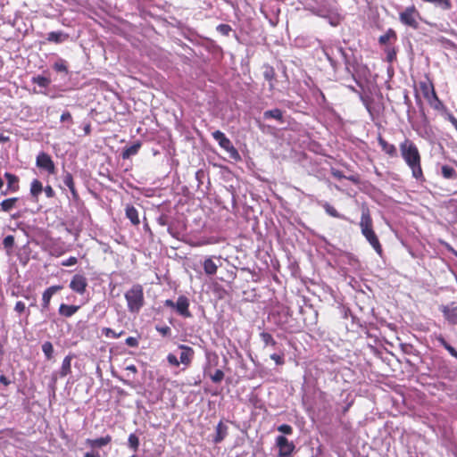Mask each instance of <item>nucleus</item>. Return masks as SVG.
Here are the masks:
<instances>
[{
    "instance_id": "23",
    "label": "nucleus",
    "mask_w": 457,
    "mask_h": 457,
    "mask_svg": "<svg viewBox=\"0 0 457 457\" xmlns=\"http://www.w3.org/2000/svg\"><path fill=\"white\" fill-rule=\"evenodd\" d=\"M142 144L140 141L135 142L132 145L126 147L123 149L121 153L122 159L126 160L130 158L132 155H135L138 153L139 149L141 148Z\"/></svg>"
},
{
    "instance_id": "21",
    "label": "nucleus",
    "mask_w": 457,
    "mask_h": 457,
    "mask_svg": "<svg viewBox=\"0 0 457 457\" xmlns=\"http://www.w3.org/2000/svg\"><path fill=\"white\" fill-rule=\"evenodd\" d=\"M228 435V427L222 422L220 421L216 426V435L213 438V442L215 444H219L225 439Z\"/></svg>"
},
{
    "instance_id": "22",
    "label": "nucleus",
    "mask_w": 457,
    "mask_h": 457,
    "mask_svg": "<svg viewBox=\"0 0 457 457\" xmlns=\"http://www.w3.org/2000/svg\"><path fill=\"white\" fill-rule=\"evenodd\" d=\"M43 191V184L40 180L35 179L30 183L29 193L32 198L37 202L38 200L39 195Z\"/></svg>"
},
{
    "instance_id": "3",
    "label": "nucleus",
    "mask_w": 457,
    "mask_h": 457,
    "mask_svg": "<svg viewBox=\"0 0 457 457\" xmlns=\"http://www.w3.org/2000/svg\"><path fill=\"white\" fill-rule=\"evenodd\" d=\"M128 311L138 313L145 304L144 288L140 284L133 285L124 295Z\"/></svg>"
},
{
    "instance_id": "24",
    "label": "nucleus",
    "mask_w": 457,
    "mask_h": 457,
    "mask_svg": "<svg viewBox=\"0 0 457 457\" xmlns=\"http://www.w3.org/2000/svg\"><path fill=\"white\" fill-rule=\"evenodd\" d=\"M126 217L130 220V222L137 226L140 223L138 212L133 205H127L126 206Z\"/></svg>"
},
{
    "instance_id": "64",
    "label": "nucleus",
    "mask_w": 457,
    "mask_h": 457,
    "mask_svg": "<svg viewBox=\"0 0 457 457\" xmlns=\"http://www.w3.org/2000/svg\"><path fill=\"white\" fill-rule=\"evenodd\" d=\"M452 124L456 129V127H457V120H454V121L452 122Z\"/></svg>"
},
{
    "instance_id": "4",
    "label": "nucleus",
    "mask_w": 457,
    "mask_h": 457,
    "mask_svg": "<svg viewBox=\"0 0 457 457\" xmlns=\"http://www.w3.org/2000/svg\"><path fill=\"white\" fill-rule=\"evenodd\" d=\"M421 20V15L414 4L405 7L399 12L400 22L412 29H418L420 27L419 21Z\"/></svg>"
},
{
    "instance_id": "63",
    "label": "nucleus",
    "mask_w": 457,
    "mask_h": 457,
    "mask_svg": "<svg viewBox=\"0 0 457 457\" xmlns=\"http://www.w3.org/2000/svg\"><path fill=\"white\" fill-rule=\"evenodd\" d=\"M448 120L452 123V122L454 121V120H457V119L453 114L449 113L448 114Z\"/></svg>"
},
{
    "instance_id": "18",
    "label": "nucleus",
    "mask_w": 457,
    "mask_h": 457,
    "mask_svg": "<svg viewBox=\"0 0 457 457\" xmlns=\"http://www.w3.org/2000/svg\"><path fill=\"white\" fill-rule=\"evenodd\" d=\"M397 40V34L393 29H388L386 32L378 37V43L381 46L394 45Z\"/></svg>"
},
{
    "instance_id": "61",
    "label": "nucleus",
    "mask_w": 457,
    "mask_h": 457,
    "mask_svg": "<svg viewBox=\"0 0 457 457\" xmlns=\"http://www.w3.org/2000/svg\"><path fill=\"white\" fill-rule=\"evenodd\" d=\"M9 140V137L3 135V134H0V142H7Z\"/></svg>"
},
{
    "instance_id": "31",
    "label": "nucleus",
    "mask_w": 457,
    "mask_h": 457,
    "mask_svg": "<svg viewBox=\"0 0 457 457\" xmlns=\"http://www.w3.org/2000/svg\"><path fill=\"white\" fill-rule=\"evenodd\" d=\"M425 3L434 4L436 7H439L444 11L450 10L452 8L451 0H422Z\"/></svg>"
},
{
    "instance_id": "53",
    "label": "nucleus",
    "mask_w": 457,
    "mask_h": 457,
    "mask_svg": "<svg viewBox=\"0 0 457 457\" xmlns=\"http://www.w3.org/2000/svg\"><path fill=\"white\" fill-rule=\"evenodd\" d=\"M62 122L68 121L70 123L73 122L72 116L70 112H63L60 118Z\"/></svg>"
},
{
    "instance_id": "37",
    "label": "nucleus",
    "mask_w": 457,
    "mask_h": 457,
    "mask_svg": "<svg viewBox=\"0 0 457 457\" xmlns=\"http://www.w3.org/2000/svg\"><path fill=\"white\" fill-rule=\"evenodd\" d=\"M32 82L41 87H47L51 83V79L47 77L38 75L32 78Z\"/></svg>"
},
{
    "instance_id": "50",
    "label": "nucleus",
    "mask_w": 457,
    "mask_h": 457,
    "mask_svg": "<svg viewBox=\"0 0 457 457\" xmlns=\"http://www.w3.org/2000/svg\"><path fill=\"white\" fill-rule=\"evenodd\" d=\"M78 259L75 256H71L67 260L62 262V265L65 267L73 266L77 264Z\"/></svg>"
},
{
    "instance_id": "48",
    "label": "nucleus",
    "mask_w": 457,
    "mask_h": 457,
    "mask_svg": "<svg viewBox=\"0 0 457 457\" xmlns=\"http://www.w3.org/2000/svg\"><path fill=\"white\" fill-rule=\"evenodd\" d=\"M278 430L285 435H291L293 433V428L288 424L278 426Z\"/></svg>"
},
{
    "instance_id": "59",
    "label": "nucleus",
    "mask_w": 457,
    "mask_h": 457,
    "mask_svg": "<svg viewBox=\"0 0 457 457\" xmlns=\"http://www.w3.org/2000/svg\"><path fill=\"white\" fill-rule=\"evenodd\" d=\"M333 175H334V177H336V178H337V179L345 178V176L342 174V172H341V171H338V170L334 171V172H333Z\"/></svg>"
},
{
    "instance_id": "36",
    "label": "nucleus",
    "mask_w": 457,
    "mask_h": 457,
    "mask_svg": "<svg viewBox=\"0 0 457 457\" xmlns=\"http://www.w3.org/2000/svg\"><path fill=\"white\" fill-rule=\"evenodd\" d=\"M42 351L48 361L53 359L54 346L50 341H46L42 345Z\"/></svg>"
},
{
    "instance_id": "62",
    "label": "nucleus",
    "mask_w": 457,
    "mask_h": 457,
    "mask_svg": "<svg viewBox=\"0 0 457 457\" xmlns=\"http://www.w3.org/2000/svg\"><path fill=\"white\" fill-rule=\"evenodd\" d=\"M8 194H12V193H11V191H7V187H6L4 190H1L0 195L1 196H5Z\"/></svg>"
},
{
    "instance_id": "41",
    "label": "nucleus",
    "mask_w": 457,
    "mask_h": 457,
    "mask_svg": "<svg viewBox=\"0 0 457 457\" xmlns=\"http://www.w3.org/2000/svg\"><path fill=\"white\" fill-rule=\"evenodd\" d=\"M63 183L70 189L75 187L73 176L70 172H66L63 176Z\"/></svg>"
},
{
    "instance_id": "5",
    "label": "nucleus",
    "mask_w": 457,
    "mask_h": 457,
    "mask_svg": "<svg viewBox=\"0 0 457 457\" xmlns=\"http://www.w3.org/2000/svg\"><path fill=\"white\" fill-rule=\"evenodd\" d=\"M212 137L218 142L219 145L225 150L229 157L235 162L241 161V155L237 149L233 145L232 142L220 130H215L212 133Z\"/></svg>"
},
{
    "instance_id": "55",
    "label": "nucleus",
    "mask_w": 457,
    "mask_h": 457,
    "mask_svg": "<svg viewBox=\"0 0 457 457\" xmlns=\"http://www.w3.org/2000/svg\"><path fill=\"white\" fill-rule=\"evenodd\" d=\"M0 383L7 386H9L11 384V381L4 375H1L0 376Z\"/></svg>"
},
{
    "instance_id": "57",
    "label": "nucleus",
    "mask_w": 457,
    "mask_h": 457,
    "mask_svg": "<svg viewBox=\"0 0 457 457\" xmlns=\"http://www.w3.org/2000/svg\"><path fill=\"white\" fill-rule=\"evenodd\" d=\"M70 191H71V193L72 195L73 199L78 200L79 199V193H78L76 187H74L72 188H70Z\"/></svg>"
},
{
    "instance_id": "26",
    "label": "nucleus",
    "mask_w": 457,
    "mask_h": 457,
    "mask_svg": "<svg viewBox=\"0 0 457 457\" xmlns=\"http://www.w3.org/2000/svg\"><path fill=\"white\" fill-rule=\"evenodd\" d=\"M203 267L205 274L208 276H212L217 273L218 266L211 257L204 260Z\"/></svg>"
},
{
    "instance_id": "11",
    "label": "nucleus",
    "mask_w": 457,
    "mask_h": 457,
    "mask_svg": "<svg viewBox=\"0 0 457 457\" xmlns=\"http://www.w3.org/2000/svg\"><path fill=\"white\" fill-rule=\"evenodd\" d=\"M378 143L381 148V151L387 155L389 158H397L398 157V152L397 148L394 144L389 143L386 141L381 134L378 135L377 137Z\"/></svg>"
},
{
    "instance_id": "46",
    "label": "nucleus",
    "mask_w": 457,
    "mask_h": 457,
    "mask_svg": "<svg viewBox=\"0 0 457 457\" xmlns=\"http://www.w3.org/2000/svg\"><path fill=\"white\" fill-rule=\"evenodd\" d=\"M337 51L339 52L341 56L344 58L346 71L351 72V70H350L351 64H350V62H349V60L347 58L346 52L345 51V49L343 47H338Z\"/></svg>"
},
{
    "instance_id": "38",
    "label": "nucleus",
    "mask_w": 457,
    "mask_h": 457,
    "mask_svg": "<svg viewBox=\"0 0 457 457\" xmlns=\"http://www.w3.org/2000/svg\"><path fill=\"white\" fill-rule=\"evenodd\" d=\"M128 445L134 452L138 450L139 439L136 434H130L128 438Z\"/></svg>"
},
{
    "instance_id": "20",
    "label": "nucleus",
    "mask_w": 457,
    "mask_h": 457,
    "mask_svg": "<svg viewBox=\"0 0 457 457\" xmlns=\"http://www.w3.org/2000/svg\"><path fill=\"white\" fill-rule=\"evenodd\" d=\"M79 305L61 303L58 309V313L62 317L71 318L79 311Z\"/></svg>"
},
{
    "instance_id": "8",
    "label": "nucleus",
    "mask_w": 457,
    "mask_h": 457,
    "mask_svg": "<svg viewBox=\"0 0 457 457\" xmlns=\"http://www.w3.org/2000/svg\"><path fill=\"white\" fill-rule=\"evenodd\" d=\"M276 446L278 448L279 457H289L295 449V445L292 441L284 436H278L276 438Z\"/></svg>"
},
{
    "instance_id": "1",
    "label": "nucleus",
    "mask_w": 457,
    "mask_h": 457,
    "mask_svg": "<svg viewBox=\"0 0 457 457\" xmlns=\"http://www.w3.org/2000/svg\"><path fill=\"white\" fill-rule=\"evenodd\" d=\"M401 157L411 170L412 177L418 181L426 180L422 166L421 155L416 144L410 138H404L399 145Z\"/></svg>"
},
{
    "instance_id": "54",
    "label": "nucleus",
    "mask_w": 457,
    "mask_h": 457,
    "mask_svg": "<svg viewBox=\"0 0 457 457\" xmlns=\"http://www.w3.org/2000/svg\"><path fill=\"white\" fill-rule=\"evenodd\" d=\"M126 344L130 347H137L138 340L136 337H129L126 339Z\"/></svg>"
},
{
    "instance_id": "2",
    "label": "nucleus",
    "mask_w": 457,
    "mask_h": 457,
    "mask_svg": "<svg viewBox=\"0 0 457 457\" xmlns=\"http://www.w3.org/2000/svg\"><path fill=\"white\" fill-rule=\"evenodd\" d=\"M361 231L365 239L369 242L375 252L382 256L383 248L379 242V239L373 228V220L370 215L369 208L363 207L361 209V215L359 223Z\"/></svg>"
},
{
    "instance_id": "6",
    "label": "nucleus",
    "mask_w": 457,
    "mask_h": 457,
    "mask_svg": "<svg viewBox=\"0 0 457 457\" xmlns=\"http://www.w3.org/2000/svg\"><path fill=\"white\" fill-rule=\"evenodd\" d=\"M112 436L106 435L98 438H87L85 444L91 448L90 451L85 453L83 457H101L100 453L96 450L106 446L112 442Z\"/></svg>"
},
{
    "instance_id": "58",
    "label": "nucleus",
    "mask_w": 457,
    "mask_h": 457,
    "mask_svg": "<svg viewBox=\"0 0 457 457\" xmlns=\"http://www.w3.org/2000/svg\"><path fill=\"white\" fill-rule=\"evenodd\" d=\"M127 370H130V371H131V372H133V373H137V367H136L135 365H133V364H132V365L128 366V367H127Z\"/></svg>"
},
{
    "instance_id": "45",
    "label": "nucleus",
    "mask_w": 457,
    "mask_h": 457,
    "mask_svg": "<svg viewBox=\"0 0 457 457\" xmlns=\"http://www.w3.org/2000/svg\"><path fill=\"white\" fill-rule=\"evenodd\" d=\"M270 359L276 362L277 365H283L285 363L284 353H272Z\"/></svg>"
},
{
    "instance_id": "19",
    "label": "nucleus",
    "mask_w": 457,
    "mask_h": 457,
    "mask_svg": "<svg viewBox=\"0 0 457 457\" xmlns=\"http://www.w3.org/2000/svg\"><path fill=\"white\" fill-rule=\"evenodd\" d=\"M263 77L269 81L270 91H273L275 89V81L277 80L275 69L270 65H264Z\"/></svg>"
},
{
    "instance_id": "16",
    "label": "nucleus",
    "mask_w": 457,
    "mask_h": 457,
    "mask_svg": "<svg viewBox=\"0 0 457 457\" xmlns=\"http://www.w3.org/2000/svg\"><path fill=\"white\" fill-rule=\"evenodd\" d=\"M4 177L7 182V191H11V193H17L21 188L20 178L17 175L12 174L11 172H5L4 174Z\"/></svg>"
},
{
    "instance_id": "40",
    "label": "nucleus",
    "mask_w": 457,
    "mask_h": 457,
    "mask_svg": "<svg viewBox=\"0 0 457 457\" xmlns=\"http://www.w3.org/2000/svg\"><path fill=\"white\" fill-rule=\"evenodd\" d=\"M54 69L58 72L68 73V68L65 61L63 60H59L58 62H54Z\"/></svg>"
},
{
    "instance_id": "17",
    "label": "nucleus",
    "mask_w": 457,
    "mask_h": 457,
    "mask_svg": "<svg viewBox=\"0 0 457 457\" xmlns=\"http://www.w3.org/2000/svg\"><path fill=\"white\" fill-rule=\"evenodd\" d=\"M21 198L18 196L5 198L0 203V212H10L19 206Z\"/></svg>"
},
{
    "instance_id": "30",
    "label": "nucleus",
    "mask_w": 457,
    "mask_h": 457,
    "mask_svg": "<svg viewBox=\"0 0 457 457\" xmlns=\"http://www.w3.org/2000/svg\"><path fill=\"white\" fill-rule=\"evenodd\" d=\"M429 105L436 110V111H445V106L443 104V102L438 98L436 92H435V95L431 96V98L427 99Z\"/></svg>"
},
{
    "instance_id": "14",
    "label": "nucleus",
    "mask_w": 457,
    "mask_h": 457,
    "mask_svg": "<svg viewBox=\"0 0 457 457\" xmlns=\"http://www.w3.org/2000/svg\"><path fill=\"white\" fill-rule=\"evenodd\" d=\"M179 348L181 350L179 363H182L185 366H189L195 355L194 349L186 345H179Z\"/></svg>"
},
{
    "instance_id": "56",
    "label": "nucleus",
    "mask_w": 457,
    "mask_h": 457,
    "mask_svg": "<svg viewBox=\"0 0 457 457\" xmlns=\"http://www.w3.org/2000/svg\"><path fill=\"white\" fill-rule=\"evenodd\" d=\"M164 305L167 306V307H170V308H174L175 309V305H176V303H174L172 300L170 299H167L165 300L164 302Z\"/></svg>"
},
{
    "instance_id": "42",
    "label": "nucleus",
    "mask_w": 457,
    "mask_h": 457,
    "mask_svg": "<svg viewBox=\"0 0 457 457\" xmlns=\"http://www.w3.org/2000/svg\"><path fill=\"white\" fill-rule=\"evenodd\" d=\"M3 245L7 250L12 249L14 245V237L12 235L6 236L3 240Z\"/></svg>"
},
{
    "instance_id": "39",
    "label": "nucleus",
    "mask_w": 457,
    "mask_h": 457,
    "mask_svg": "<svg viewBox=\"0 0 457 457\" xmlns=\"http://www.w3.org/2000/svg\"><path fill=\"white\" fill-rule=\"evenodd\" d=\"M102 334L106 337L119 338L124 334V331L122 330L117 333L111 328H104L102 329Z\"/></svg>"
},
{
    "instance_id": "35",
    "label": "nucleus",
    "mask_w": 457,
    "mask_h": 457,
    "mask_svg": "<svg viewBox=\"0 0 457 457\" xmlns=\"http://www.w3.org/2000/svg\"><path fill=\"white\" fill-rule=\"evenodd\" d=\"M260 337L264 344V346L270 345L275 347L277 345L276 340L273 338L272 335L268 332L260 333Z\"/></svg>"
},
{
    "instance_id": "12",
    "label": "nucleus",
    "mask_w": 457,
    "mask_h": 457,
    "mask_svg": "<svg viewBox=\"0 0 457 457\" xmlns=\"http://www.w3.org/2000/svg\"><path fill=\"white\" fill-rule=\"evenodd\" d=\"M87 281L86 277L80 274H76L72 277L70 283V287L71 290L79 295H83L87 290Z\"/></svg>"
},
{
    "instance_id": "51",
    "label": "nucleus",
    "mask_w": 457,
    "mask_h": 457,
    "mask_svg": "<svg viewBox=\"0 0 457 457\" xmlns=\"http://www.w3.org/2000/svg\"><path fill=\"white\" fill-rule=\"evenodd\" d=\"M167 361L170 365L175 366V367H179L180 364L178 358L172 353L168 354Z\"/></svg>"
},
{
    "instance_id": "9",
    "label": "nucleus",
    "mask_w": 457,
    "mask_h": 457,
    "mask_svg": "<svg viewBox=\"0 0 457 457\" xmlns=\"http://www.w3.org/2000/svg\"><path fill=\"white\" fill-rule=\"evenodd\" d=\"M62 285H54L47 287L42 294L41 311L46 312L50 308L51 299L54 294L62 289Z\"/></svg>"
},
{
    "instance_id": "34",
    "label": "nucleus",
    "mask_w": 457,
    "mask_h": 457,
    "mask_svg": "<svg viewBox=\"0 0 457 457\" xmlns=\"http://www.w3.org/2000/svg\"><path fill=\"white\" fill-rule=\"evenodd\" d=\"M384 52L386 55V61L388 62H393L394 61L396 60V55H397V50L395 48V46L394 45H391V46H386L385 48H384Z\"/></svg>"
},
{
    "instance_id": "52",
    "label": "nucleus",
    "mask_w": 457,
    "mask_h": 457,
    "mask_svg": "<svg viewBox=\"0 0 457 457\" xmlns=\"http://www.w3.org/2000/svg\"><path fill=\"white\" fill-rule=\"evenodd\" d=\"M43 191L48 198H53L55 196V192L51 186H46L43 187Z\"/></svg>"
},
{
    "instance_id": "44",
    "label": "nucleus",
    "mask_w": 457,
    "mask_h": 457,
    "mask_svg": "<svg viewBox=\"0 0 457 457\" xmlns=\"http://www.w3.org/2000/svg\"><path fill=\"white\" fill-rule=\"evenodd\" d=\"M211 378L214 383H220L224 378V372L221 370H216Z\"/></svg>"
},
{
    "instance_id": "43",
    "label": "nucleus",
    "mask_w": 457,
    "mask_h": 457,
    "mask_svg": "<svg viewBox=\"0 0 457 457\" xmlns=\"http://www.w3.org/2000/svg\"><path fill=\"white\" fill-rule=\"evenodd\" d=\"M231 30L232 29L228 24H220L217 26V31L223 36H228Z\"/></svg>"
},
{
    "instance_id": "29",
    "label": "nucleus",
    "mask_w": 457,
    "mask_h": 457,
    "mask_svg": "<svg viewBox=\"0 0 457 457\" xmlns=\"http://www.w3.org/2000/svg\"><path fill=\"white\" fill-rule=\"evenodd\" d=\"M68 38V35L62 31H52L47 35V40L56 44L62 43Z\"/></svg>"
},
{
    "instance_id": "33",
    "label": "nucleus",
    "mask_w": 457,
    "mask_h": 457,
    "mask_svg": "<svg viewBox=\"0 0 457 457\" xmlns=\"http://www.w3.org/2000/svg\"><path fill=\"white\" fill-rule=\"evenodd\" d=\"M323 208L325 212L331 217L343 219V220H348L345 216L340 214L334 206L329 204L328 203H325L323 204Z\"/></svg>"
},
{
    "instance_id": "28",
    "label": "nucleus",
    "mask_w": 457,
    "mask_h": 457,
    "mask_svg": "<svg viewBox=\"0 0 457 457\" xmlns=\"http://www.w3.org/2000/svg\"><path fill=\"white\" fill-rule=\"evenodd\" d=\"M263 117H264V119H275L281 123L284 122L283 112L278 108H275V109L268 110V111L264 112Z\"/></svg>"
},
{
    "instance_id": "27",
    "label": "nucleus",
    "mask_w": 457,
    "mask_h": 457,
    "mask_svg": "<svg viewBox=\"0 0 457 457\" xmlns=\"http://www.w3.org/2000/svg\"><path fill=\"white\" fill-rule=\"evenodd\" d=\"M437 342L454 358L457 359V351L450 344L446 342L442 334L435 335Z\"/></svg>"
},
{
    "instance_id": "25",
    "label": "nucleus",
    "mask_w": 457,
    "mask_h": 457,
    "mask_svg": "<svg viewBox=\"0 0 457 457\" xmlns=\"http://www.w3.org/2000/svg\"><path fill=\"white\" fill-rule=\"evenodd\" d=\"M73 355L69 354L65 356V358L62 361L61 369H60V376L62 378L66 377L71 372V361L73 359Z\"/></svg>"
},
{
    "instance_id": "32",
    "label": "nucleus",
    "mask_w": 457,
    "mask_h": 457,
    "mask_svg": "<svg viewBox=\"0 0 457 457\" xmlns=\"http://www.w3.org/2000/svg\"><path fill=\"white\" fill-rule=\"evenodd\" d=\"M442 176L447 179H454L457 178L456 170L449 165H443L441 168Z\"/></svg>"
},
{
    "instance_id": "15",
    "label": "nucleus",
    "mask_w": 457,
    "mask_h": 457,
    "mask_svg": "<svg viewBox=\"0 0 457 457\" xmlns=\"http://www.w3.org/2000/svg\"><path fill=\"white\" fill-rule=\"evenodd\" d=\"M419 89L426 100L431 98L436 92L434 84L428 77H427L425 80L419 82Z\"/></svg>"
},
{
    "instance_id": "13",
    "label": "nucleus",
    "mask_w": 457,
    "mask_h": 457,
    "mask_svg": "<svg viewBox=\"0 0 457 457\" xmlns=\"http://www.w3.org/2000/svg\"><path fill=\"white\" fill-rule=\"evenodd\" d=\"M176 312L184 318L192 317V313L189 311V300L185 295H179L175 305Z\"/></svg>"
},
{
    "instance_id": "49",
    "label": "nucleus",
    "mask_w": 457,
    "mask_h": 457,
    "mask_svg": "<svg viewBox=\"0 0 457 457\" xmlns=\"http://www.w3.org/2000/svg\"><path fill=\"white\" fill-rule=\"evenodd\" d=\"M14 311L16 312H18L19 314L24 313L26 312V305H25V303L23 302H21V301H18L15 303Z\"/></svg>"
},
{
    "instance_id": "10",
    "label": "nucleus",
    "mask_w": 457,
    "mask_h": 457,
    "mask_svg": "<svg viewBox=\"0 0 457 457\" xmlns=\"http://www.w3.org/2000/svg\"><path fill=\"white\" fill-rule=\"evenodd\" d=\"M440 311L442 312L445 320L451 325L457 324V306L455 303L450 304L441 305Z\"/></svg>"
},
{
    "instance_id": "60",
    "label": "nucleus",
    "mask_w": 457,
    "mask_h": 457,
    "mask_svg": "<svg viewBox=\"0 0 457 457\" xmlns=\"http://www.w3.org/2000/svg\"><path fill=\"white\" fill-rule=\"evenodd\" d=\"M84 130H85V133H86L87 135H88V134L90 133V131H91V126H90V124H87V125L85 126V128H84Z\"/></svg>"
},
{
    "instance_id": "7",
    "label": "nucleus",
    "mask_w": 457,
    "mask_h": 457,
    "mask_svg": "<svg viewBox=\"0 0 457 457\" xmlns=\"http://www.w3.org/2000/svg\"><path fill=\"white\" fill-rule=\"evenodd\" d=\"M36 165L38 169L46 171L50 175L56 173V167L54 161L51 156L45 152H41L37 154Z\"/></svg>"
},
{
    "instance_id": "47",
    "label": "nucleus",
    "mask_w": 457,
    "mask_h": 457,
    "mask_svg": "<svg viewBox=\"0 0 457 457\" xmlns=\"http://www.w3.org/2000/svg\"><path fill=\"white\" fill-rule=\"evenodd\" d=\"M155 328L162 337H168L171 333V329L168 326H156Z\"/></svg>"
}]
</instances>
